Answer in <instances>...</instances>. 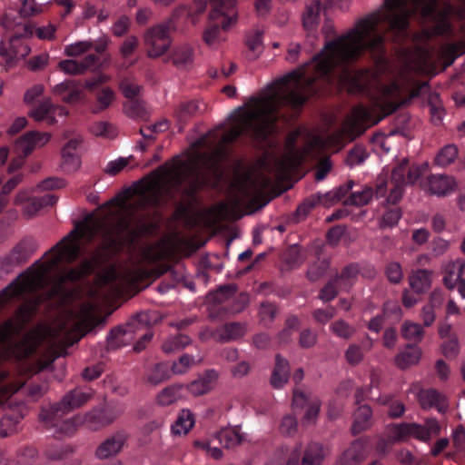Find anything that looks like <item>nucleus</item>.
I'll return each mask as SVG.
<instances>
[{
	"mask_svg": "<svg viewBox=\"0 0 465 465\" xmlns=\"http://www.w3.org/2000/svg\"><path fill=\"white\" fill-rule=\"evenodd\" d=\"M278 313L276 306L271 302H262L259 309V317L264 326H269Z\"/></svg>",
	"mask_w": 465,
	"mask_h": 465,
	"instance_id": "48",
	"label": "nucleus"
},
{
	"mask_svg": "<svg viewBox=\"0 0 465 465\" xmlns=\"http://www.w3.org/2000/svg\"><path fill=\"white\" fill-rule=\"evenodd\" d=\"M173 29L172 20L157 24L148 28L143 35L146 54L150 58H158L171 46L170 32Z\"/></svg>",
	"mask_w": 465,
	"mask_h": 465,
	"instance_id": "7",
	"label": "nucleus"
},
{
	"mask_svg": "<svg viewBox=\"0 0 465 465\" xmlns=\"http://www.w3.org/2000/svg\"><path fill=\"white\" fill-rule=\"evenodd\" d=\"M58 67L61 71L67 74H82L80 63L78 60L67 59L59 62Z\"/></svg>",
	"mask_w": 465,
	"mask_h": 465,
	"instance_id": "61",
	"label": "nucleus"
},
{
	"mask_svg": "<svg viewBox=\"0 0 465 465\" xmlns=\"http://www.w3.org/2000/svg\"><path fill=\"white\" fill-rule=\"evenodd\" d=\"M236 20V14H225L217 7L212 9L209 24L203 34L204 43L212 48L218 47L226 39L224 32L235 24Z\"/></svg>",
	"mask_w": 465,
	"mask_h": 465,
	"instance_id": "6",
	"label": "nucleus"
},
{
	"mask_svg": "<svg viewBox=\"0 0 465 465\" xmlns=\"http://www.w3.org/2000/svg\"><path fill=\"white\" fill-rule=\"evenodd\" d=\"M83 138L76 135L71 138L61 150V169L66 173L76 172L81 166L79 148Z\"/></svg>",
	"mask_w": 465,
	"mask_h": 465,
	"instance_id": "9",
	"label": "nucleus"
},
{
	"mask_svg": "<svg viewBox=\"0 0 465 465\" xmlns=\"http://www.w3.org/2000/svg\"><path fill=\"white\" fill-rule=\"evenodd\" d=\"M331 331L337 337L348 340L351 338L356 330L344 320H338L330 325Z\"/></svg>",
	"mask_w": 465,
	"mask_h": 465,
	"instance_id": "42",
	"label": "nucleus"
},
{
	"mask_svg": "<svg viewBox=\"0 0 465 465\" xmlns=\"http://www.w3.org/2000/svg\"><path fill=\"white\" fill-rule=\"evenodd\" d=\"M195 360L189 354L182 355L178 361H173L170 367L173 374H183L185 373L193 364Z\"/></svg>",
	"mask_w": 465,
	"mask_h": 465,
	"instance_id": "50",
	"label": "nucleus"
},
{
	"mask_svg": "<svg viewBox=\"0 0 465 465\" xmlns=\"http://www.w3.org/2000/svg\"><path fill=\"white\" fill-rule=\"evenodd\" d=\"M36 457L37 451L34 447H25L18 451L17 463L19 465H31Z\"/></svg>",
	"mask_w": 465,
	"mask_h": 465,
	"instance_id": "59",
	"label": "nucleus"
},
{
	"mask_svg": "<svg viewBox=\"0 0 465 465\" xmlns=\"http://www.w3.org/2000/svg\"><path fill=\"white\" fill-rule=\"evenodd\" d=\"M127 436L124 432L120 431L107 438L96 449L95 455L101 460L111 458L121 451Z\"/></svg>",
	"mask_w": 465,
	"mask_h": 465,
	"instance_id": "21",
	"label": "nucleus"
},
{
	"mask_svg": "<svg viewBox=\"0 0 465 465\" xmlns=\"http://www.w3.org/2000/svg\"><path fill=\"white\" fill-rule=\"evenodd\" d=\"M24 34L20 35H14L11 37L9 42V47L5 46V57H4V65L11 66L15 64L18 60L27 56L31 48L28 45L22 41Z\"/></svg>",
	"mask_w": 465,
	"mask_h": 465,
	"instance_id": "20",
	"label": "nucleus"
},
{
	"mask_svg": "<svg viewBox=\"0 0 465 465\" xmlns=\"http://www.w3.org/2000/svg\"><path fill=\"white\" fill-rule=\"evenodd\" d=\"M136 322L146 323L147 315L140 313L126 326L113 329L108 337L109 345L111 347H121L130 343L134 339L135 329L138 328Z\"/></svg>",
	"mask_w": 465,
	"mask_h": 465,
	"instance_id": "11",
	"label": "nucleus"
},
{
	"mask_svg": "<svg viewBox=\"0 0 465 465\" xmlns=\"http://www.w3.org/2000/svg\"><path fill=\"white\" fill-rule=\"evenodd\" d=\"M423 324L412 321H404L401 328V336L409 341L418 343L423 338Z\"/></svg>",
	"mask_w": 465,
	"mask_h": 465,
	"instance_id": "36",
	"label": "nucleus"
},
{
	"mask_svg": "<svg viewBox=\"0 0 465 465\" xmlns=\"http://www.w3.org/2000/svg\"><path fill=\"white\" fill-rule=\"evenodd\" d=\"M172 370L168 363H157L149 372L147 381L153 385H157L171 378Z\"/></svg>",
	"mask_w": 465,
	"mask_h": 465,
	"instance_id": "38",
	"label": "nucleus"
},
{
	"mask_svg": "<svg viewBox=\"0 0 465 465\" xmlns=\"http://www.w3.org/2000/svg\"><path fill=\"white\" fill-rule=\"evenodd\" d=\"M51 139V134L47 132L30 131L23 134L15 143L16 150L24 157L30 154L36 147L45 145Z\"/></svg>",
	"mask_w": 465,
	"mask_h": 465,
	"instance_id": "17",
	"label": "nucleus"
},
{
	"mask_svg": "<svg viewBox=\"0 0 465 465\" xmlns=\"http://www.w3.org/2000/svg\"><path fill=\"white\" fill-rule=\"evenodd\" d=\"M418 402L422 410L436 409L444 413L449 408L447 397L436 389H420L416 392Z\"/></svg>",
	"mask_w": 465,
	"mask_h": 465,
	"instance_id": "14",
	"label": "nucleus"
},
{
	"mask_svg": "<svg viewBox=\"0 0 465 465\" xmlns=\"http://www.w3.org/2000/svg\"><path fill=\"white\" fill-rule=\"evenodd\" d=\"M292 407L294 409L306 407L302 423L314 424L320 413L321 401L317 398L309 399L303 391L296 389L293 391Z\"/></svg>",
	"mask_w": 465,
	"mask_h": 465,
	"instance_id": "13",
	"label": "nucleus"
},
{
	"mask_svg": "<svg viewBox=\"0 0 465 465\" xmlns=\"http://www.w3.org/2000/svg\"><path fill=\"white\" fill-rule=\"evenodd\" d=\"M327 455L324 447L318 442L309 443L301 458V445H297L288 455L286 465H322Z\"/></svg>",
	"mask_w": 465,
	"mask_h": 465,
	"instance_id": "8",
	"label": "nucleus"
},
{
	"mask_svg": "<svg viewBox=\"0 0 465 465\" xmlns=\"http://www.w3.org/2000/svg\"><path fill=\"white\" fill-rule=\"evenodd\" d=\"M290 376L289 361L281 357L276 356L275 366L272 374L271 383L275 389H281L287 383Z\"/></svg>",
	"mask_w": 465,
	"mask_h": 465,
	"instance_id": "29",
	"label": "nucleus"
},
{
	"mask_svg": "<svg viewBox=\"0 0 465 465\" xmlns=\"http://www.w3.org/2000/svg\"><path fill=\"white\" fill-rule=\"evenodd\" d=\"M423 168L419 165H410L408 160L404 159L392 171L390 183H381L377 185L376 195L382 197L386 194L387 187L390 186L388 202L396 203L403 194L404 187L407 184L414 183L422 174Z\"/></svg>",
	"mask_w": 465,
	"mask_h": 465,
	"instance_id": "4",
	"label": "nucleus"
},
{
	"mask_svg": "<svg viewBox=\"0 0 465 465\" xmlns=\"http://www.w3.org/2000/svg\"><path fill=\"white\" fill-rule=\"evenodd\" d=\"M194 425V418L189 410H182L177 419L171 427V431L174 436L186 435Z\"/></svg>",
	"mask_w": 465,
	"mask_h": 465,
	"instance_id": "31",
	"label": "nucleus"
},
{
	"mask_svg": "<svg viewBox=\"0 0 465 465\" xmlns=\"http://www.w3.org/2000/svg\"><path fill=\"white\" fill-rule=\"evenodd\" d=\"M115 100V92L111 87H103L95 94V104L92 108L93 114H100L108 109Z\"/></svg>",
	"mask_w": 465,
	"mask_h": 465,
	"instance_id": "34",
	"label": "nucleus"
},
{
	"mask_svg": "<svg viewBox=\"0 0 465 465\" xmlns=\"http://www.w3.org/2000/svg\"><path fill=\"white\" fill-rule=\"evenodd\" d=\"M450 31V24L445 18H440L435 21V25L432 29H424L417 37V41L423 42L430 39L433 35H445Z\"/></svg>",
	"mask_w": 465,
	"mask_h": 465,
	"instance_id": "40",
	"label": "nucleus"
},
{
	"mask_svg": "<svg viewBox=\"0 0 465 465\" xmlns=\"http://www.w3.org/2000/svg\"><path fill=\"white\" fill-rule=\"evenodd\" d=\"M21 7H20V15L23 17H29L37 15L44 12L45 5L42 4L36 3L35 0H20Z\"/></svg>",
	"mask_w": 465,
	"mask_h": 465,
	"instance_id": "49",
	"label": "nucleus"
},
{
	"mask_svg": "<svg viewBox=\"0 0 465 465\" xmlns=\"http://www.w3.org/2000/svg\"><path fill=\"white\" fill-rule=\"evenodd\" d=\"M392 438L395 440H401L408 437H413L419 440L427 441V434L425 433L423 424L415 422H404L395 425L391 429Z\"/></svg>",
	"mask_w": 465,
	"mask_h": 465,
	"instance_id": "24",
	"label": "nucleus"
},
{
	"mask_svg": "<svg viewBox=\"0 0 465 465\" xmlns=\"http://www.w3.org/2000/svg\"><path fill=\"white\" fill-rule=\"evenodd\" d=\"M28 114L36 122L46 121L48 124H54L56 123L55 114L66 116L68 111L64 106L54 105L50 98H44Z\"/></svg>",
	"mask_w": 465,
	"mask_h": 465,
	"instance_id": "12",
	"label": "nucleus"
},
{
	"mask_svg": "<svg viewBox=\"0 0 465 465\" xmlns=\"http://www.w3.org/2000/svg\"><path fill=\"white\" fill-rule=\"evenodd\" d=\"M138 38L135 35L128 36L120 46V54L123 57L130 56L138 47Z\"/></svg>",
	"mask_w": 465,
	"mask_h": 465,
	"instance_id": "62",
	"label": "nucleus"
},
{
	"mask_svg": "<svg viewBox=\"0 0 465 465\" xmlns=\"http://www.w3.org/2000/svg\"><path fill=\"white\" fill-rule=\"evenodd\" d=\"M198 163L196 160L174 158L142 180L134 189V197L130 198L123 193L111 199L101 207L100 216L95 221L78 229V236L74 235V232L68 234L51 250V255L44 262L35 263L5 288L0 292V307L15 299L35 293L47 283L50 274L60 263L74 262L80 252L78 238L89 242L100 236L109 245H114L124 236L133 239L143 232L148 219L146 208L166 203L183 183H189L188 193L203 183L197 171ZM91 270V262H83L79 266L59 274L49 292L37 294L32 302L23 304L15 318L9 319L0 327V345L20 331L42 302L50 301L49 306L63 304L67 298L64 283L79 280ZM21 386V383L15 381L7 373L0 372V398L12 395Z\"/></svg>",
	"mask_w": 465,
	"mask_h": 465,
	"instance_id": "1",
	"label": "nucleus"
},
{
	"mask_svg": "<svg viewBox=\"0 0 465 465\" xmlns=\"http://www.w3.org/2000/svg\"><path fill=\"white\" fill-rule=\"evenodd\" d=\"M56 26L52 24L38 27H35V25L27 24L25 25L24 27L25 37H32L35 35L38 39L45 41L53 40L54 38Z\"/></svg>",
	"mask_w": 465,
	"mask_h": 465,
	"instance_id": "35",
	"label": "nucleus"
},
{
	"mask_svg": "<svg viewBox=\"0 0 465 465\" xmlns=\"http://www.w3.org/2000/svg\"><path fill=\"white\" fill-rule=\"evenodd\" d=\"M373 197L371 187H365L361 191L352 193L346 200V204L363 206L368 204Z\"/></svg>",
	"mask_w": 465,
	"mask_h": 465,
	"instance_id": "43",
	"label": "nucleus"
},
{
	"mask_svg": "<svg viewBox=\"0 0 465 465\" xmlns=\"http://www.w3.org/2000/svg\"><path fill=\"white\" fill-rule=\"evenodd\" d=\"M458 156V148L453 144L444 146L435 157L437 165L446 167L451 164Z\"/></svg>",
	"mask_w": 465,
	"mask_h": 465,
	"instance_id": "41",
	"label": "nucleus"
},
{
	"mask_svg": "<svg viewBox=\"0 0 465 465\" xmlns=\"http://www.w3.org/2000/svg\"><path fill=\"white\" fill-rule=\"evenodd\" d=\"M437 4L438 0H384L379 10L359 19L346 34L327 41L322 52L303 67L269 84L265 88V134L273 132L281 107L298 108L316 92V80L338 82L351 90L372 93L375 103L387 114L406 102L409 92L411 93L409 99L418 95V91L411 90V86L404 84V74L396 75L387 72L385 63L379 65L375 73L355 72L349 69L348 64L365 50L382 52L381 25L395 34L398 41L406 35L410 16L419 10L422 17L435 20Z\"/></svg>",
	"mask_w": 465,
	"mask_h": 465,
	"instance_id": "2",
	"label": "nucleus"
},
{
	"mask_svg": "<svg viewBox=\"0 0 465 465\" xmlns=\"http://www.w3.org/2000/svg\"><path fill=\"white\" fill-rule=\"evenodd\" d=\"M358 268L356 265H349L341 273V275L337 278L336 282H339L341 288L344 290H348L355 282L358 276Z\"/></svg>",
	"mask_w": 465,
	"mask_h": 465,
	"instance_id": "45",
	"label": "nucleus"
},
{
	"mask_svg": "<svg viewBox=\"0 0 465 465\" xmlns=\"http://www.w3.org/2000/svg\"><path fill=\"white\" fill-rule=\"evenodd\" d=\"M465 270V261L457 259L448 262L444 267V282L447 287L452 289L462 279Z\"/></svg>",
	"mask_w": 465,
	"mask_h": 465,
	"instance_id": "27",
	"label": "nucleus"
},
{
	"mask_svg": "<svg viewBox=\"0 0 465 465\" xmlns=\"http://www.w3.org/2000/svg\"><path fill=\"white\" fill-rule=\"evenodd\" d=\"M432 277V271L426 269L413 271L409 276V285L415 293L421 294L430 288Z\"/></svg>",
	"mask_w": 465,
	"mask_h": 465,
	"instance_id": "25",
	"label": "nucleus"
},
{
	"mask_svg": "<svg viewBox=\"0 0 465 465\" xmlns=\"http://www.w3.org/2000/svg\"><path fill=\"white\" fill-rule=\"evenodd\" d=\"M217 377L218 375L215 371H208L198 379L184 386V389L194 396L203 395L212 390Z\"/></svg>",
	"mask_w": 465,
	"mask_h": 465,
	"instance_id": "26",
	"label": "nucleus"
},
{
	"mask_svg": "<svg viewBox=\"0 0 465 465\" xmlns=\"http://www.w3.org/2000/svg\"><path fill=\"white\" fill-rule=\"evenodd\" d=\"M130 27V19L126 15H121L112 25L111 31L114 36L124 35Z\"/></svg>",
	"mask_w": 465,
	"mask_h": 465,
	"instance_id": "60",
	"label": "nucleus"
},
{
	"mask_svg": "<svg viewBox=\"0 0 465 465\" xmlns=\"http://www.w3.org/2000/svg\"><path fill=\"white\" fill-rule=\"evenodd\" d=\"M385 274L390 282L393 284L400 283L403 278L401 265L397 262L388 263L385 268Z\"/></svg>",
	"mask_w": 465,
	"mask_h": 465,
	"instance_id": "53",
	"label": "nucleus"
},
{
	"mask_svg": "<svg viewBox=\"0 0 465 465\" xmlns=\"http://www.w3.org/2000/svg\"><path fill=\"white\" fill-rule=\"evenodd\" d=\"M367 457V440L358 439L352 441L337 460V465H360Z\"/></svg>",
	"mask_w": 465,
	"mask_h": 465,
	"instance_id": "18",
	"label": "nucleus"
},
{
	"mask_svg": "<svg viewBox=\"0 0 465 465\" xmlns=\"http://www.w3.org/2000/svg\"><path fill=\"white\" fill-rule=\"evenodd\" d=\"M328 266L329 262L326 260L318 261L312 264L307 272L309 280L315 282L320 279L325 273Z\"/></svg>",
	"mask_w": 465,
	"mask_h": 465,
	"instance_id": "57",
	"label": "nucleus"
},
{
	"mask_svg": "<svg viewBox=\"0 0 465 465\" xmlns=\"http://www.w3.org/2000/svg\"><path fill=\"white\" fill-rule=\"evenodd\" d=\"M184 385L173 384L162 390L156 395V402L161 406L171 405L183 397Z\"/></svg>",
	"mask_w": 465,
	"mask_h": 465,
	"instance_id": "33",
	"label": "nucleus"
},
{
	"mask_svg": "<svg viewBox=\"0 0 465 465\" xmlns=\"http://www.w3.org/2000/svg\"><path fill=\"white\" fill-rule=\"evenodd\" d=\"M322 4L320 0H312L307 4L302 13V20L304 30L308 33V36L314 35L317 31L321 19Z\"/></svg>",
	"mask_w": 465,
	"mask_h": 465,
	"instance_id": "23",
	"label": "nucleus"
},
{
	"mask_svg": "<svg viewBox=\"0 0 465 465\" xmlns=\"http://www.w3.org/2000/svg\"><path fill=\"white\" fill-rule=\"evenodd\" d=\"M194 47L187 43L176 45L171 55L173 64L180 70L190 69L194 63Z\"/></svg>",
	"mask_w": 465,
	"mask_h": 465,
	"instance_id": "22",
	"label": "nucleus"
},
{
	"mask_svg": "<svg viewBox=\"0 0 465 465\" xmlns=\"http://www.w3.org/2000/svg\"><path fill=\"white\" fill-rule=\"evenodd\" d=\"M280 432L284 436H293L298 429L297 419L292 415H285L280 423Z\"/></svg>",
	"mask_w": 465,
	"mask_h": 465,
	"instance_id": "52",
	"label": "nucleus"
},
{
	"mask_svg": "<svg viewBox=\"0 0 465 465\" xmlns=\"http://www.w3.org/2000/svg\"><path fill=\"white\" fill-rule=\"evenodd\" d=\"M457 183L452 176L431 174L421 183V188L428 193L447 196L456 190Z\"/></svg>",
	"mask_w": 465,
	"mask_h": 465,
	"instance_id": "10",
	"label": "nucleus"
},
{
	"mask_svg": "<svg viewBox=\"0 0 465 465\" xmlns=\"http://www.w3.org/2000/svg\"><path fill=\"white\" fill-rule=\"evenodd\" d=\"M93 48V43L90 41H79L68 45L64 48V54L67 56H79Z\"/></svg>",
	"mask_w": 465,
	"mask_h": 465,
	"instance_id": "51",
	"label": "nucleus"
},
{
	"mask_svg": "<svg viewBox=\"0 0 465 465\" xmlns=\"http://www.w3.org/2000/svg\"><path fill=\"white\" fill-rule=\"evenodd\" d=\"M376 122L371 119V112L367 108L357 106L345 119L341 129L332 133L311 134L307 137L305 146L301 150H297L294 146L298 133L290 134L286 141V152L277 163L275 176L277 178L283 176L289 171L298 167L305 158L314 157L325 149L341 148Z\"/></svg>",
	"mask_w": 465,
	"mask_h": 465,
	"instance_id": "3",
	"label": "nucleus"
},
{
	"mask_svg": "<svg viewBox=\"0 0 465 465\" xmlns=\"http://www.w3.org/2000/svg\"><path fill=\"white\" fill-rule=\"evenodd\" d=\"M90 132L97 137L106 139L114 138L116 135V130L114 125L108 122H96L90 126Z\"/></svg>",
	"mask_w": 465,
	"mask_h": 465,
	"instance_id": "44",
	"label": "nucleus"
},
{
	"mask_svg": "<svg viewBox=\"0 0 465 465\" xmlns=\"http://www.w3.org/2000/svg\"><path fill=\"white\" fill-rule=\"evenodd\" d=\"M372 411L368 405H361L353 414L351 430L353 434L361 433L371 426Z\"/></svg>",
	"mask_w": 465,
	"mask_h": 465,
	"instance_id": "28",
	"label": "nucleus"
},
{
	"mask_svg": "<svg viewBox=\"0 0 465 465\" xmlns=\"http://www.w3.org/2000/svg\"><path fill=\"white\" fill-rule=\"evenodd\" d=\"M120 88L124 95L129 100L135 99V97L140 94L141 86L132 83L128 80H124L121 83Z\"/></svg>",
	"mask_w": 465,
	"mask_h": 465,
	"instance_id": "63",
	"label": "nucleus"
},
{
	"mask_svg": "<svg viewBox=\"0 0 465 465\" xmlns=\"http://www.w3.org/2000/svg\"><path fill=\"white\" fill-rule=\"evenodd\" d=\"M450 248L449 241L438 237L432 240L430 243L431 253L434 256H441L448 252Z\"/></svg>",
	"mask_w": 465,
	"mask_h": 465,
	"instance_id": "64",
	"label": "nucleus"
},
{
	"mask_svg": "<svg viewBox=\"0 0 465 465\" xmlns=\"http://www.w3.org/2000/svg\"><path fill=\"white\" fill-rule=\"evenodd\" d=\"M119 415V412H113L108 410L92 411L84 415H76L75 421L85 425L91 430H97L112 423Z\"/></svg>",
	"mask_w": 465,
	"mask_h": 465,
	"instance_id": "15",
	"label": "nucleus"
},
{
	"mask_svg": "<svg viewBox=\"0 0 465 465\" xmlns=\"http://www.w3.org/2000/svg\"><path fill=\"white\" fill-rule=\"evenodd\" d=\"M56 200V197L53 194H46L40 198H31L24 206L23 213L27 219H31L43 207L54 204Z\"/></svg>",
	"mask_w": 465,
	"mask_h": 465,
	"instance_id": "32",
	"label": "nucleus"
},
{
	"mask_svg": "<svg viewBox=\"0 0 465 465\" xmlns=\"http://www.w3.org/2000/svg\"><path fill=\"white\" fill-rule=\"evenodd\" d=\"M246 45L250 51L252 52V58L258 57L262 52V32L255 30L250 33L246 38Z\"/></svg>",
	"mask_w": 465,
	"mask_h": 465,
	"instance_id": "46",
	"label": "nucleus"
},
{
	"mask_svg": "<svg viewBox=\"0 0 465 465\" xmlns=\"http://www.w3.org/2000/svg\"><path fill=\"white\" fill-rule=\"evenodd\" d=\"M216 439L223 447L233 448L242 442V436L235 429L225 428L216 434Z\"/></svg>",
	"mask_w": 465,
	"mask_h": 465,
	"instance_id": "37",
	"label": "nucleus"
},
{
	"mask_svg": "<svg viewBox=\"0 0 465 465\" xmlns=\"http://www.w3.org/2000/svg\"><path fill=\"white\" fill-rule=\"evenodd\" d=\"M368 157V153L362 146H355L347 156V163L351 166L361 164Z\"/></svg>",
	"mask_w": 465,
	"mask_h": 465,
	"instance_id": "55",
	"label": "nucleus"
},
{
	"mask_svg": "<svg viewBox=\"0 0 465 465\" xmlns=\"http://www.w3.org/2000/svg\"><path fill=\"white\" fill-rule=\"evenodd\" d=\"M246 333V325L240 322H231L223 324L215 330L207 331L203 333L210 336L218 342H229L242 338Z\"/></svg>",
	"mask_w": 465,
	"mask_h": 465,
	"instance_id": "16",
	"label": "nucleus"
},
{
	"mask_svg": "<svg viewBox=\"0 0 465 465\" xmlns=\"http://www.w3.org/2000/svg\"><path fill=\"white\" fill-rule=\"evenodd\" d=\"M94 395V391L90 388L77 387L67 393L62 400L48 409H43L40 418L47 425L58 426L56 420L74 410L80 408L88 402Z\"/></svg>",
	"mask_w": 465,
	"mask_h": 465,
	"instance_id": "5",
	"label": "nucleus"
},
{
	"mask_svg": "<svg viewBox=\"0 0 465 465\" xmlns=\"http://www.w3.org/2000/svg\"><path fill=\"white\" fill-rule=\"evenodd\" d=\"M421 349L418 346L408 345L395 358L396 365L401 369H407L417 364L421 357Z\"/></svg>",
	"mask_w": 465,
	"mask_h": 465,
	"instance_id": "30",
	"label": "nucleus"
},
{
	"mask_svg": "<svg viewBox=\"0 0 465 465\" xmlns=\"http://www.w3.org/2000/svg\"><path fill=\"white\" fill-rule=\"evenodd\" d=\"M381 402L384 405H389V415L391 418H399L405 411V406L403 402L396 400H391L388 397H385L381 400Z\"/></svg>",
	"mask_w": 465,
	"mask_h": 465,
	"instance_id": "56",
	"label": "nucleus"
},
{
	"mask_svg": "<svg viewBox=\"0 0 465 465\" xmlns=\"http://www.w3.org/2000/svg\"><path fill=\"white\" fill-rule=\"evenodd\" d=\"M208 110V104L203 100H190L180 103L173 110L176 121L183 124L192 117L198 116Z\"/></svg>",
	"mask_w": 465,
	"mask_h": 465,
	"instance_id": "19",
	"label": "nucleus"
},
{
	"mask_svg": "<svg viewBox=\"0 0 465 465\" xmlns=\"http://www.w3.org/2000/svg\"><path fill=\"white\" fill-rule=\"evenodd\" d=\"M21 419L22 416L19 414L5 416L0 420V437H6L14 433L17 430V424Z\"/></svg>",
	"mask_w": 465,
	"mask_h": 465,
	"instance_id": "47",
	"label": "nucleus"
},
{
	"mask_svg": "<svg viewBox=\"0 0 465 465\" xmlns=\"http://www.w3.org/2000/svg\"><path fill=\"white\" fill-rule=\"evenodd\" d=\"M401 217V213L399 208L394 207L392 209H390L383 213L380 221V227H393L399 223Z\"/></svg>",
	"mask_w": 465,
	"mask_h": 465,
	"instance_id": "54",
	"label": "nucleus"
},
{
	"mask_svg": "<svg viewBox=\"0 0 465 465\" xmlns=\"http://www.w3.org/2000/svg\"><path fill=\"white\" fill-rule=\"evenodd\" d=\"M92 312L93 306L89 303H86L83 306L79 315H74L72 313L74 327L78 329L80 326L87 323L91 320Z\"/></svg>",
	"mask_w": 465,
	"mask_h": 465,
	"instance_id": "58",
	"label": "nucleus"
},
{
	"mask_svg": "<svg viewBox=\"0 0 465 465\" xmlns=\"http://www.w3.org/2000/svg\"><path fill=\"white\" fill-rule=\"evenodd\" d=\"M191 343L189 336L178 334L169 337L162 345V349L166 353H173L184 349Z\"/></svg>",
	"mask_w": 465,
	"mask_h": 465,
	"instance_id": "39",
	"label": "nucleus"
}]
</instances>
